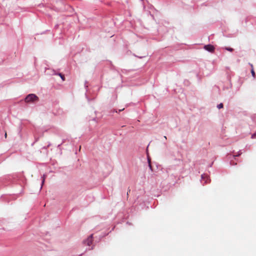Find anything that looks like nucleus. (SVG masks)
<instances>
[{
	"instance_id": "nucleus-13",
	"label": "nucleus",
	"mask_w": 256,
	"mask_h": 256,
	"mask_svg": "<svg viewBox=\"0 0 256 256\" xmlns=\"http://www.w3.org/2000/svg\"><path fill=\"white\" fill-rule=\"evenodd\" d=\"M4 136H5V138H6V136H7V134H6V132H5Z\"/></svg>"
},
{
	"instance_id": "nucleus-16",
	"label": "nucleus",
	"mask_w": 256,
	"mask_h": 256,
	"mask_svg": "<svg viewBox=\"0 0 256 256\" xmlns=\"http://www.w3.org/2000/svg\"><path fill=\"white\" fill-rule=\"evenodd\" d=\"M114 112H117V110H114Z\"/></svg>"
},
{
	"instance_id": "nucleus-12",
	"label": "nucleus",
	"mask_w": 256,
	"mask_h": 256,
	"mask_svg": "<svg viewBox=\"0 0 256 256\" xmlns=\"http://www.w3.org/2000/svg\"><path fill=\"white\" fill-rule=\"evenodd\" d=\"M124 110V108L120 109L118 110L119 112Z\"/></svg>"
},
{
	"instance_id": "nucleus-3",
	"label": "nucleus",
	"mask_w": 256,
	"mask_h": 256,
	"mask_svg": "<svg viewBox=\"0 0 256 256\" xmlns=\"http://www.w3.org/2000/svg\"><path fill=\"white\" fill-rule=\"evenodd\" d=\"M204 48L209 52H213L214 50V48L211 44L206 45L204 46Z\"/></svg>"
},
{
	"instance_id": "nucleus-8",
	"label": "nucleus",
	"mask_w": 256,
	"mask_h": 256,
	"mask_svg": "<svg viewBox=\"0 0 256 256\" xmlns=\"http://www.w3.org/2000/svg\"><path fill=\"white\" fill-rule=\"evenodd\" d=\"M225 49L228 51H230V52H232L233 51V48H228V47H226L225 48Z\"/></svg>"
},
{
	"instance_id": "nucleus-17",
	"label": "nucleus",
	"mask_w": 256,
	"mask_h": 256,
	"mask_svg": "<svg viewBox=\"0 0 256 256\" xmlns=\"http://www.w3.org/2000/svg\"><path fill=\"white\" fill-rule=\"evenodd\" d=\"M80 148H81V146H80V147H79V150H80Z\"/></svg>"
},
{
	"instance_id": "nucleus-11",
	"label": "nucleus",
	"mask_w": 256,
	"mask_h": 256,
	"mask_svg": "<svg viewBox=\"0 0 256 256\" xmlns=\"http://www.w3.org/2000/svg\"><path fill=\"white\" fill-rule=\"evenodd\" d=\"M231 164L235 165V164H236L232 162Z\"/></svg>"
},
{
	"instance_id": "nucleus-6",
	"label": "nucleus",
	"mask_w": 256,
	"mask_h": 256,
	"mask_svg": "<svg viewBox=\"0 0 256 256\" xmlns=\"http://www.w3.org/2000/svg\"><path fill=\"white\" fill-rule=\"evenodd\" d=\"M250 66H251V67L252 68V70H251L252 74V76L254 78L255 77V72H254V68H253V66H252V64H250Z\"/></svg>"
},
{
	"instance_id": "nucleus-1",
	"label": "nucleus",
	"mask_w": 256,
	"mask_h": 256,
	"mask_svg": "<svg viewBox=\"0 0 256 256\" xmlns=\"http://www.w3.org/2000/svg\"><path fill=\"white\" fill-rule=\"evenodd\" d=\"M38 98L33 94H28L24 98L25 102L27 103L38 101Z\"/></svg>"
},
{
	"instance_id": "nucleus-14",
	"label": "nucleus",
	"mask_w": 256,
	"mask_h": 256,
	"mask_svg": "<svg viewBox=\"0 0 256 256\" xmlns=\"http://www.w3.org/2000/svg\"><path fill=\"white\" fill-rule=\"evenodd\" d=\"M204 176H204V175H202V178H204Z\"/></svg>"
},
{
	"instance_id": "nucleus-7",
	"label": "nucleus",
	"mask_w": 256,
	"mask_h": 256,
	"mask_svg": "<svg viewBox=\"0 0 256 256\" xmlns=\"http://www.w3.org/2000/svg\"><path fill=\"white\" fill-rule=\"evenodd\" d=\"M224 106V105L222 103H220V104H218V106H217V108H218V109H220V108H222Z\"/></svg>"
},
{
	"instance_id": "nucleus-15",
	"label": "nucleus",
	"mask_w": 256,
	"mask_h": 256,
	"mask_svg": "<svg viewBox=\"0 0 256 256\" xmlns=\"http://www.w3.org/2000/svg\"><path fill=\"white\" fill-rule=\"evenodd\" d=\"M130 190H128V192H127V195H128V194H129V192H130Z\"/></svg>"
},
{
	"instance_id": "nucleus-5",
	"label": "nucleus",
	"mask_w": 256,
	"mask_h": 256,
	"mask_svg": "<svg viewBox=\"0 0 256 256\" xmlns=\"http://www.w3.org/2000/svg\"><path fill=\"white\" fill-rule=\"evenodd\" d=\"M54 74L58 75L60 77L62 81H64L65 80L64 75L62 74L61 73H56L54 72Z\"/></svg>"
},
{
	"instance_id": "nucleus-9",
	"label": "nucleus",
	"mask_w": 256,
	"mask_h": 256,
	"mask_svg": "<svg viewBox=\"0 0 256 256\" xmlns=\"http://www.w3.org/2000/svg\"><path fill=\"white\" fill-rule=\"evenodd\" d=\"M46 177V176L45 175H44L43 176H42V184H43L44 182Z\"/></svg>"
},
{
	"instance_id": "nucleus-10",
	"label": "nucleus",
	"mask_w": 256,
	"mask_h": 256,
	"mask_svg": "<svg viewBox=\"0 0 256 256\" xmlns=\"http://www.w3.org/2000/svg\"><path fill=\"white\" fill-rule=\"evenodd\" d=\"M256 136V134H252V138H255V136Z\"/></svg>"
},
{
	"instance_id": "nucleus-4",
	"label": "nucleus",
	"mask_w": 256,
	"mask_h": 256,
	"mask_svg": "<svg viewBox=\"0 0 256 256\" xmlns=\"http://www.w3.org/2000/svg\"><path fill=\"white\" fill-rule=\"evenodd\" d=\"M147 148H148V147H147ZM146 152H147V156H148V166L150 167V168L152 170V164H151V162H150V158L148 156V148H146Z\"/></svg>"
},
{
	"instance_id": "nucleus-2",
	"label": "nucleus",
	"mask_w": 256,
	"mask_h": 256,
	"mask_svg": "<svg viewBox=\"0 0 256 256\" xmlns=\"http://www.w3.org/2000/svg\"><path fill=\"white\" fill-rule=\"evenodd\" d=\"M93 235L91 234L88 238L84 241V243L88 246H90L93 241Z\"/></svg>"
}]
</instances>
